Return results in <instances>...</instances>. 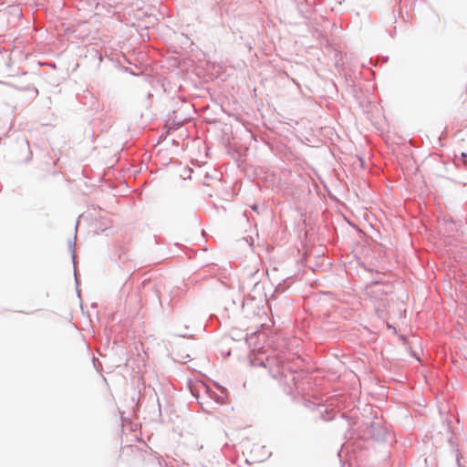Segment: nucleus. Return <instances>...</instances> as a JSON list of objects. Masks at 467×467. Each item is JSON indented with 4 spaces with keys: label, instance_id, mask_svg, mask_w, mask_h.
I'll list each match as a JSON object with an SVG mask.
<instances>
[{
    "label": "nucleus",
    "instance_id": "f257e3e1",
    "mask_svg": "<svg viewBox=\"0 0 467 467\" xmlns=\"http://www.w3.org/2000/svg\"><path fill=\"white\" fill-rule=\"evenodd\" d=\"M379 292H383V290L381 289L380 285H379L378 284L374 285L372 287H371V293H379Z\"/></svg>",
    "mask_w": 467,
    "mask_h": 467
},
{
    "label": "nucleus",
    "instance_id": "f03ea898",
    "mask_svg": "<svg viewBox=\"0 0 467 467\" xmlns=\"http://www.w3.org/2000/svg\"><path fill=\"white\" fill-rule=\"evenodd\" d=\"M462 161L465 164H467V153L465 152H462Z\"/></svg>",
    "mask_w": 467,
    "mask_h": 467
}]
</instances>
